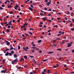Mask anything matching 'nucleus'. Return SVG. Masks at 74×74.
I'll return each instance as SVG.
<instances>
[{
  "instance_id": "c03bdc74",
  "label": "nucleus",
  "mask_w": 74,
  "mask_h": 74,
  "mask_svg": "<svg viewBox=\"0 0 74 74\" xmlns=\"http://www.w3.org/2000/svg\"><path fill=\"white\" fill-rule=\"evenodd\" d=\"M53 42L54 43H55L56 42V40H53Z\"/></svg>"
},
{
  "instance_id": "72a5a7b5",
  "label": "nucleus",
  "mask_w": 74,
  "mask_h": 74,
  "mask_svg": "<svg viewBox=\"0 0 74 74\" xmlns=\"http://www.w3.org/2000/svg\"><path fill=\"white\" fill-rule=\"evenodd\" d=\"M53 46H54V47H57V45L53 44Z\"/></svg>"
},
{
  "instance_id": "0eeeda50",
  "label": "nucleus",
  "mask_w": 74,
  "mask_h": 74,
  "mask_svg": "<svg viewBox=\"0 0 74 74\" xmlns=\"http://www.w3.org/2000/svg\"><path fill=\"white\" fill-rule=\"evenodd\" d=\"M42 19H43V20H44V21H46V19H47V18L46 17H43L42 18Z\"/></svg>"
},
{
  "instance_id": "c85d7f7f",
  "label": "nucleus",
  "mask_w": 74,
  "mask_h": 74,
  "mask_svg": "<svg viewBox=\"0 0 74 74\" xmlns=\"http://www.w3.org/2000/svg\"><path fill=\"white\" fill-rule=\"evenodd\" d=\"M70 10L71 11L73 10V8L71 7H70Z\"/></svg>"
},
{
  "instance_id": "ea45409f",
  "label": "nucleus",
  "mask_w": 74,
  "mask_h": 74,
  "mask_svg": "<svg viewBox=\"0 0 74 74\" xmlns=\"http://www.w3.org/2000/svg\"><path fill=\"white\" fill-rule=\"evenodd\" d=\"M69 69V68H67L66 69H64V70H65V71H66V70H67Z\"/></svg>"
},
{
  "instance_id": "39448f33",
  "label": "nucleus",
  "mask_w": 74,
  "mask_h": 74,
  "mask_svg": "<svg viewBox=\"0 0 74 74\" xmlns=\"http://www.w3.org/2000/svg\"><path fill=\"white\" fill-rule=\"evenodd\" d=\"M67 45H68L67 46V47H71V46L72 45H71V44H69L68 45L67 44Z\"/></svg>"
},
{
  "instance_id": "dca6fc26",
  "label": "nucleus",
  "mask_w": 74,
  "mask_h": 74,
  "mask_svg": "<svg viewBox=\"0 0 74 74\" xmlns=\"http://www.w3.org/2000/svg\"><path fill=\"white\" fill-rule=\"evenodd\" d=\"M18 7H19V6L16 4V5L14 7H16V8H18Z\"/></svg>"
},
{
  "instance_id": "5701e85b",
  "label": "nucleus",
  "mask_w": 74,
  "mask_h": 74,
  "mask_svg": "<svg viewBox=\"0 0 74 74\" xmlns=\"http://www.w3.org/2000/svg\"><path fill=\"white\" fill-rule=\"evenodd\" d=\"M21 49V47L20 46H18V49Z\"/></svg>"
},
{
  "instance_id": "8fccbe9b",
  "label": "nucleus",
  "mask_w": 74,
  "mask_h": 74,
  "mask_svg": "<svg viewBox=\"0 0 74 74\" xmlns=\"http://www.w3.org/2000/svg\"><path fill=\"white\" fill-rule=\"evenodd\" d=\"M40 25L39 26V27H42V26H43V25Z\"/></svg>"
},
{
  "instance_id": "680f3d73",
  "label": "nucleus",
  "mask_w": 74,
  "mask_h": 74,
  "mask_svg": "<svg viewBox=\"0 0 74 74\" xmlns=\"http://www.w3.org/2000/svg\"><path fill=\"white\" fill-rule=\"evenodd\" d=\"M51 31V29H49L48 31V32H50V31Z\"/></svg>"
},
{
  "instance_id": "49530a36",
  "label": "nucleus",
  "mask_w": 74,
  "mask_h": 74,
  "mask_svg": "<svg viewBox=\"0 0 74 74\" xmlns=\"http://www.w3.org/2000/svg\"><path fill=\"white\" fill-rule=\"evenodd\" d=\"M22 39H23V40H26V38L25 37H23L22 38Z\"/></svg>"
},
{
  "instance_id": "774afa93",
  "label": "nucleus",
  "mask_w": 74,
  "mask_h": 74,
  "mask_svg": "<svg viewBox=\"0 0 74 74\" xmlns=\"http://www.w3.org/2000/svg\"><path fill=\"white\" fill-rule=\"evenodd\" d=\"M72 52H73V53H74V50H72Z\"/></svg>"
},
{
  "instance_id": "6e6552de",
  "label": "nucleus",
  "mask_w": 74,
  "mask_h": 74,
  "mask_svg": "<svg viewBox=\"0 0 74 74\" xmlns=\"http://www.w3.org/2000/svg\"><path fill=\"white\" fill-rule=\"evenodd\" d=\"M9 54V52H7L5 54V56H8V55Z\"/></svg>"
},
{
  "instance_id": "7ed1b4c3",
  "label": "nucleus",
  "mask_w": 74,
  "mask_h": 74,
  "mask_svg": "<svg viewBox=\"0 0 74 74\" xmlns=\"http://www.w3.org/2000/svg\"><path fill=\"white\" fill-rule=\"evenodd\" d=\"M22 60L23 61H24V59H23V58H21V59L19 60V62H21V61Z\"/></svg>"
},
{
  "instance_id": "37998d69",
  "label": "nucleus",
  "mask_w": 74,
  "mask_h": 74,
  "mask_svg": "<svg viewBox=\"0 0 74 74\" xmlns=\"http://www.w3.org/2000/svg\"><path fill=\"white\" fill-rule=\"evenodd\" d=\"M48 16H51V14L50 13H49L48 14Z\"/></svg>"
},
{
  "instance_id": "09e8293b",
  "label": "nucleus",
  "mask_w": 74,
  "mask_h": 74,
  "mask_svg": "<svg viewBox=\"0 0 74 74\" xmlns=\"http://www.w3.org/2000/svg\"><path fill=\"white\" fill-rule=\"evenodd\" d=\"M26 36H27V37H29V36L28 34H26Z\"/></svg>"
},
{
  "instance_id": "5fc2aeb1",
  "label": "nucleus",
  "mask_w": 74,
  "mask_h": 74,
  "mask_svg": "<svg viewBox=\"0 0 74 74\" xmlns=\"http://www.w3.org/2000/svg\"><path fill=\"white\" fill-rule=\"evenodd\" d=\"M64 43H65V42H64V41H63L62 44H64Z\"/></svg>"
},
{
  "instance_id": "6ab92c4d",
  "label": "nucleus",
  "mask_w": 74,
  "mask_h": 74,
  "mask_svg": "<svg viewBox=\"0 0 74 74\" xmlns=\"http://www.w3.org/2000/svg\"><path fill=\"white\" fill-rule=\"evenodd\" d=\"M7 45H10V42H9L8 43H7Z\"/></svg>"
},
{
  "instance_id": "473e14b6",
  "label": "nucleus",
  "mask_w": 74,
  "mask_h": 74,
  "mask_svg": "<svg viewBox=\"0 0 74 74\" xmlns=\"http://www.w3.org/2000/svg\"><path fill=\"white\" fill-rule=\"evenodd\" d=\"M62 14V13H60V12L58 13H57V15H60V14Z\"/></svg>"
},
{
  "instance_id": "4d7b16f0",
  "label": "nucleus",
  "mask_w": 74,
  "mask_h": 74,
  "mask_svg": "<svg viewBox=\"0 0 74 74\" xmlns=\"http://www.w3.org/2000/svg\"><path fill=\"white\" fill-rule=\"evenodd\" d=\"M11 27V26L10 25H9L8 27V29H10Z\"/></svg>"
},
{
  "instance_id": "79ce46f5",
  "label": "nucleus",
  "mask_w": 74,
  "mask_h": 74,
  "mask_svg": "<svg viewBox=\"0 0 74 74\" xmlns=\"http://www.w3.org/2000/svg\"><path fill=\"white\" fill-rule=\"evenodd\" d=\"M58 25H56L53 26V27H58Z\"/></svg>"
},
{
  "instance_id": "9d476101",
  "label": "nucleus",
  "mask_w": 74,
  "mask_h": 74,
  "mask_svg": "<svg viewBox=\"0 0 74 74\" xmlns=\"http://www.w3.org/2000/svg\"><path fill=\"white\" fill-rule=\"evenodd\" d=\"M49 4H50V3H49V2H48L46 3V5H47V6H49Z\"/></svg>"
},
{
  "instance_id": "c9c22d12",
  "label": "nucleus",
  "mask_w": 74,
  "mask_h": 74,
  "mask_svg": "<svg viewBox=\"0 0 74 74\" xmlns=\"http://www.w3.org/2000/svg\"><path fill=\"white\" fill-rule=\"evenodd\" d=\"M9 25V24H7L6 25H5V27H7V26Z\"/></svg>"
},
{
  "instance_id": "6e6d98bb",
  "label": "nucleus",
  "mask_w": 74,
  "mask_h": 74,
  "mask_svg": "<svg viewBox=\"0 0 74 74\" xmlns=\"http://www.w3.org/2000/svg\"><path fill=\"white\" fill-rule=\"evenodd\" d=\"M19 15H22V12H20L19 13Z\"/></svg>"
},
{
  "instance_id": "864d4df0",
  "label": "nucleus",
  "mask_w": 74,
  "mask_h": 74,
  "mask_svg": "<svg viewBox=\"0 0 74 74\" xmlns=\"http://www.w3.org/2000/svg\"><path fill=\"white\" fill-rule=\"evenodd\" d=\"M36 49L37 51H39V49L37 48V47H36Z\"/></svg>"
},
{
  "instance_id": "052dcab7",
  "label": "nucleus",
  "mask_w": 74,
  "mask_h": 74,
  "mask_svg": "<svg viewBox=\"0 0 74 74\" xmlns=\"http://www.w3.org/2000/svg\"><path fill=\"white\" fill-rule=\"evenodd\" d=\"M67 14H70V12H69V11H67Z\"/></svg>"
},
{
  "instance_id": "13d9d810",
  "label": "nucleus",
  "mask_w": 74,
  "mask_h": 74,
  "mask_svg": "<svg viewBox=\"0 0 74 74\" xmlns=\"http://www.w3.org/2000/svg\"><path fill=\"white\" fill-rule=\"evenodd\" d=\"M58 67V66H53V68H56V67Z\"/></svg>"
},
{
  "instance_id": "2eb2a0df",
  "label": "nucleus",
  "mask_w": 74,
  "mask_h": 74,
  "mask_svg": "<svg viewBox=\"0 0 74 74\" xmlns=\"http://www.w3.org/2000/svg\"><path fill=\"white\" fill-rule=\"evenodd\" d=\"M6 32L8 33H9V32H10V29H6Z\"/></svg>"
},
{
  "instance_id": "f257e3e1",
  "label": "nucleus",
  "mask_w": 74,
  "mask_h": 74,
  "mask_svg": "<svg viewBox=\"0 0 74 74\" xmlns=\"http://www.w3.org/2000/svg\"><path fill=\"white\" fill-rule=\"evenodd\" d=\"M18 58H16V59H15L14 60H13L12 62V64H14L16 62H18Z\"/></svg>"
},
{
  "instance_id": "f8f14e48",
  "label": "nucleus",
  "mask_w": 74,
  "mask_h": 74,
  "mask_svg": "<svg viewBox=\"0 0 74 74\" xmlns=\"http://www.w3.org/2000/svg\"><path fill=\"white\" fill-rule=\"evenodd\" d=\"M27 57L26 56H24V58H25V59H27Z\"/></svg>"
},
{
  "instance_id": "a211bd4d",
  "label": "nucleus",
  "mask_w": 74,
  "mask_h": 74,
  "mask_svg": "<svg viewBox=\"0 0 74 74\" xmlns=\"http://www.w3.org/2000/svg\"><path fill=\"white\" fill-rule=\"evenodd\" d=\"M23 49H24V50L25 51H26V52L27 51V50H26L25 48H24V47H23Z\"/></svg>"
},
{
  "instance_id": "1a4fd4ad",
  "label": "nucleus",
  "mask_w": 74,
  "mask_h": 74,
  "mask_svg": "<svg viewBox=\"0 0 74 74\" xmlns=\"http://www.w3.org/2000/svg\"><path fill=\"white\" fill-rule=\"evenodd\" d=\"M14 58H17L18 57V56H16V54H15L14 55Z\"/></svg>"
},
{
  "instance_id": "69168bd1",
  "label": "nucleus",
  "mask_w": 74,
  "mask_h": 74,
  "mask_svg": "<svg viewBox=\"0 0 74 74\" xmlns=\"http://www.w3.org/2000/svg\"><path fill=\"white\" fill-rule=\"evenodd\" d=\"M40 24L42 25V24H43V23H42V22H40Z\"/></svg>"
},
{
  "instance_id": "4c0bfd02",
  "label": "nucleus",
  "mask_w": 74,
  "mask_h": 74,
  "mask_svg": "<svg viewBox=\"0 0 74 74\" xmlns=\"http://www.w3.org/2000/svg\"><path fill=\"white\" fill-rule=\"evenodd\" d=\"M61 35H62V34H58L57 35V36H61Z\"/></svg>"
},
{
  "instance_id": "de8ad7c7",
  "label": "nucleus",
  "mask_w": 74,
  "mask_h": 74,
  "mask_svg": "<svg viewBox=\"0 0 74 74\" xmlns=\"http://www.w3.org/2000/svg\"><path fill=\"white\" fill-rule=\"evenodd\" d=\"M33 56H29L30 58H33Z\"/></svg>"
},
{
  "instance_id": "2f4dec72",
  "label": "nucleus",
  "mask_w": 74,
  "mask_h": 74,
  "mask_svg": "<svg viewBox=\"0 0 74 74\" xmlns=\"http://www.w3.org/2000/svg\"><path fill=\"white\" fill-rule=\"evenodd\" d=\"M71 30H72V31H73V30H74V28H72L71 29Z\"/></svg>"
},
{
  "instance_id": "0e129e2a",
  "label": "nucleus",
  "mask_w": 74,
  "mask_h": 74,
  "mask_svg": "<svg viewBox=\"0 0 74 74\" xmlns=\"http://www.w3.org/2000/svg\"><path fill=\"white\" fill-rule=\"evenodd\" d=\"M64 32H62L61 33V34H64Z\"/></svg>"
},
{
  "instance_id": "f704fd0d",
  "label": "nucleus",
  "mask_w": 74,
  "mask_h": 74,
  "mask_svg": "<svg viewBox=\"0 0 74 74\" xmlns=\"http://www.w3.org/2000/svg\"><path fill=\"white\" fill-rule=\"evenodd\" d=\"M57 50L58 51H61V49H57Z\"/></svg>"
},
{
  "instance_id": "4be33fe9",
  "label": "nucleus",
  "mask_w": 74,
  "mask_h": 74,
  "mask_svg": "<svg viewBox=\"0 0 74 74\" xmlns=\"http://www.w3.org/2000/svg\"><path fill=\"white\" fill-rule=\"evenodd\" d=\"M21 68H22V67H21V66H19L17 68V69H21Z\"/></svg>"
},
{
  "instance_id": "bf43d9fd",
  "label": "nucleus",
  "mask_w": 74,
  "mask_h": 74,
  "mask_svg": "<svg viewBox=\"0 0 74 74\" xmlns=\"http://www.w3.org/2000/svg\"><path fill=\"white\" fill-rule=\"evenodd\" d=\"M12 22L13 23H14L15 22V20H12Z\"/></svg>"
},
{
  "instance_id": "a19ab883",
  "label": "nucleus",
  "mask_w": 74,
  "mask_h": 74,
  "mask_svg": "<svg viewBox=\"0 0 74 74\" xmlns=\"http://www.w3.org/2000/svg\"><path fill=\"white\" fill-rule=\"evenodd\" d=\"M64 19H65V20H66V21L67 20V17H64Z\"/></svg>"
},
{
  "instance_id": "4468645a",
  "label": "nucleus",
  "mask_w": 74,
  "mask_h": 74,
  "mask_svg": "<svg viewBox=\"0 0 74 74\" xmlns=\"http://www.w3.org/2000/svg\"><path fill=\"white\" fill-rule=\"evenodd\" d=\"M30 7L32 8H34V6H33V5L32 4H31L30 5Z\"/></svg>"
},
{
  "instance_id": "aec40b11",
  "label": "nucleus",
  "mask_w": 74,
  "mask_h": 74,
  "mask_svg": "<svg viewBox=\"0 0 74 74\" xmlns=\"http://www.w3.org/2000/svg\"><path fill=\"white\" fill-rule=\"evenodd\" d=\"M9 56H11V55H12V53H9Z\"/></svg>"
},
{
  "instance_id": "c756f323",
  "label": "nucleus",
  "mask_w": 74,
  "mask_h": 74,
  "mask_svg": "<svg viewBox=\"0 0 74 74\" xmlns=\"http://www.w3.org/2000/svg\"><path fill=\"white\" fill-rule=\"evenodd\" d=\"M48 60V59H46V60H43V62H45L46 61H47Z\"/></svg>"
},
{
  "instance_id": "9b49d317",
  "label": "nucleus",
  "mask_w": 74,
  "mask_h": 74,
  "mask_svg": "<svg viewBox=\"0 0 74 74\" xmlns=\"http://www.w3.org/2000/svg\"><path fill=\"white\" fill-rule=\"evenodd\" d=\"M53 52H54L53 51H52V52L50 51V52H48L47 53L49 54H51V53H53Z\"/></svg>"
},
{
  "instance_id": "58836bf2",
  "label": "nucleus",
  "mask_w": 74,
  "mask_h": 74,
  "mask_svg": "<svg viewBox=\"0 0 74 74\" xmlns=\"http://www.w3.org/2000/svg\"><path fill=\"white\" fill-rule=\"evenodd\" d=\"M72 43H73V42H71L70 43H67V44H72Z\"/></svg>"
},
{
  "instance_id": "423d86ee",
  "label": "nucleus",
  "mask_w": 74,
  "mask_h": 74,
  "mask_svg": "<svg viewBox=\"0 0 74 74\" xmlns=\"http://www.w3.org/2000/svg\"><path fill=\"white\" fill-rule=\"evenodd\" d=\"M50 71H51L50 70H47V71L46 72V73H51V72H50Z\"/></svg>"
},
{
  "instance_id": "603ef678",
  "label": "nucleus",
  "mask_w": 74,
  "mask_h": 74,
  "mask_svg": "<svg viewBox=\"0 0 74 74\" xmlns=\"http://www.w3.org/2000/svg\"><path fill=\"white\" fill-rule=\"evenodd\" d=\"M2 7H5V5H1Z\"/></svg>"
},
{
  "instance_id": "e2e57ef3",
  "label": "nucleus",
  "mask_w": 74,
  "mask_h": 74,
  "mask_svg": "<svg viewBox=\"0 0 74 74\" xmlns=\"http://www.w3.org/2000/svg\"><path fill=\"white\" fill-rule=\"evenodd\" d=\"M62 33V31H59V34H60V33Z\"/></svg>"
},
{
  "instance_id": "e433bc0d",
  "label": "nucleus",
  "mask_w": 74,
  "mask_h": 74,
  "mask_svg": "<svg viewBox=\"0 0 74 74\" xmlns=\"http://www.w3.org/2000/svg\"><path fill=\"white\" fill-rule=\"evenodd\" d=\"M0 9L2 10H3V8L2 7H0Z\"/></svg>"
},
{
  "instance_id": "393cba45",
  "label": "nucleus",
  "mask_w": 74,
  "mask_h": 74,
  "mask_svg": "<svg viewBox=\"0 0 74 74\" xmlns=\"http://www.w3.org/2000/svg\"><path fill=\"white\" fill-rule=\"evenodd\" d=\"M47 70L45 69H44L43 71H44V72H45L46 73V72H47Z\"/></svg>"
},
{
  "instance_id": "cd10ccee",
  "label": "nucleus",
  "mask_w": 74,
  "mask_h": 74,
  "mask_svg": "<svg viewBox=\"0 0 74 74\" xmlns=\"http://www.w3.org/2000/svg\"><path fill=\"white\" fill-rule=\"evenodd\" d=\"M25 26H22L21 27V29H22L23 27H25Z\"/></svg>"
},
{
  "instance_id": "f3484780",
  "label": "nucleus",
  "mask_w": 74,
  "mask_h": 74,
  "mask_svg": "<svg viewBox=\"0 0 74 74\" xmlns=\"http://www.w3.org/2000/svg\"><path fill=\"white\" fill-rule=\"evenodd\" d=\"M5 62V59H3L2 60V63H4V62Z\"/></svg>"
},
{
  "instance_id": "a18cd8bd",
  "label": "nucleus",
  "mask_w": 74,
  "mask_h": 74,
  "mask_svg": "<svg viewBox=\"0 0 74 74\" xmlns=\"http://www.w3.org/2000/svg\"><path fill=\"white\" fill-rule=\"evenodd\" d=\"M40 15L43 16V15H44V14L43 13H41V14H40Z\"/></svg>"
},
{
  "instance_id": "ddd939ff",
  "label": "nucleus",
  "mask_w": 74,
  "mask_h": 74,
  "mask_svg": "<svg viewBox=\"0 0 74 74\" xmlns=\"http://www.w3.org/2000/svg\"><path fill=\"white\" fill-rule=\"evenodd\" d=\"M28 33H29V34H31V35H32L33 34H32V32H28Z\"/></svg>"
},
{
  "instance_id": "f03ea898",
  "label": "nucleus",
  "mask_w": 74,
  "mask_h": 74,
  "mask_svg": "<svg viewBox=\"0 0 74 74\" xmlns=\"http://www.w3.org/2000/svg\"><path fill=\"white\" fill-rule=\"evenodd\" d=\"M7 69H5V70H3L1 71V73H4L5 74L6 73V71H7Z\"/></svg>"
},
{
  "instance_id": "412c9836",
  "label": "nucleus",
  "mask_w": 74,
  "mask_h": 74,
  "mask_svg": "<svg viewBox=\"0 0 74 74\" xmlns=\"http://www.w3.org/2000/svg\"><path fill=\"white\" fill-rule=\"evenodd\" d=\"M41 42V40H39L38 41V43H40Z\"/></svg>"
},
{
  "instance_id": "7c9ffc66",
  "label": "nucleus",
  "mask_w": 74,
  "mask_h": 74,
  "mask_svg": "<svg viewBox=\"0 0 74 74\" xmlns=\"http://www.w3.org/2000/svg\"><path fill=\"white\" fill-rule=\"evenodd\" d=\"M29 30H34V29L30 28L29 29Z\"/></svg>"
},
{
  "instance_id": "20e7f679",
  "label": "nucleus",
  "mask_w": 74,
  "mask_h": 74,
  "mask_svg": "<svg viewBox=\"0 0 74 74\" xmlns=\"http://www.w3.org/2000/svg\"><path fill=\"white\" fill-rule=\"evenodd\" d=\"M32 8L30 7H29L28 8V9H29V10H30V11H33V9Z\"/></svg>"
},
{
  "instance_id": "bb28decb",
  "label": "nucleus",
  "mask_w": 74,
  "mask_h": 74,
  "mask_svg": "<svg viewBox=\"0 0 74 74\" xmlns=\"http://www.w3.org/2000/svg\"><path fill=\"white\" fill-rule=\"evenodd\" d=\"M14 49V48L12 47L10 48V50H12Z\"/></svg>"
},
{
  "instance_id": "3c124183",
  "label": "nucleus",
  "mask_w": 74,
  "mask_h": 74,
  "mask_svg": "<svg viewBox=\"0 0 74 74\" xmlns=\"http://www.w3.org/2000/svg\"><path fill=\"white\" fill-rule=\"evenodd\" d=\"M60 39V38H57L56 40H59Z\"/></svg>"
},
{
  "instance_id": "338daca9",
  "label": "nucleus",
  "mask_w": 74,
  "mask_h": 74,
  "mask_svg": "<svg viewBox=\"0 0 74 74\" xmlns=\"http://www.w3.org/2000/svg\"><path fill=\"white\" fill-rule=\"evenodd\" d=\"M72 20L73 22H74V19H72Z\"/></svg>"
},
{
  "instance_id": "a878e982",
  "label": "nucleus",
  "mask_w": 74,
  "mask_h": 74,
  "mask_svg": "<svg viewBox=\"0 0 74 74\" xmlns=\"http://www.w3.org/2000/svg\"><path fill=\"white\" fill-rule=\"evenodd\" d=\"M11 52L12 54H12H13V53H14V51H11Z\"/></svg>"
},
{
  "instance_id": "b1692460",
  "label": "nucleus",
  "mask_w": 74,
  "mask_h": 74,
  "mask_svg": "<svg viewBox=\"0 0 74 74\" xmlns=\"http://www.w3.org/2000/svg\"><path fill=\"white\" fill-rule=\"evenodd\" d=\"M47 21L49 22H52V20H47Z\"/></svg>"
}]
</instances>
